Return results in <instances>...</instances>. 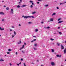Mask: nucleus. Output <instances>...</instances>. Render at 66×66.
Returning <instances> with one entry per match:
<instances>
[{
    "label": "nucleus",
    "mask_w": 66,
    "mask_h": 66,
    "mask_svg": "<svg viewBox=\"0 0 66 66\" xmlns=\"http://www.w3.org/2000/svg\"><path fill=\"white\" fill-rule=\"evenodd\" d=\"M4 20V19H2V21H3Z\"/></svg>",
    "instance_id": "44"
},
{
    "label": "nucleus",
    "mask_w": 66,
    "mask_h": 66,
    "mask_svg": "<svg viewBox=\"0 0 66 66\" xmlns=\"http://www.w3.org/2000/svg\"><path fill=\"white\" fill-rule=\"evenodd\" d=\"M12 28H14V26H12Z\"/></svg>",
    "instance_id": "52"
},
{
    "label": "nucleus",
    "mask_w": 66,
    "mask_h": 66,
    "mask_svg": "<svg viewBox=\"0 0 66 66\" xmlns=\"http://www.w3.org/2000/svg\"><path fill=\"white\" fill-rule=\"evenodd\" d=\"M24 47V45H23L22 46V47L20 48V50H21L22 49H23Z\"/></svg>",
    "instance_id": "3"
},
{
    "label": "nucleus",
    "mask_w": 66,
    "mask_h": 66,
    "mask_svg": "<svg viewBox=\"0 0 66 66\" xmlns=\"http://www.w3.org/2000/svg\"><path fill=\"white\" fill-rule=\"evenodd\" d=\"M17 65H18V66H19V63L18 64H17Z\"/></svg>",
    "instance_id": "38"
},
{
    "label": "nucleus",
    "mask_w": 66,
    "mask_h": 66,
    "mask_svg": "<svg viewBox=\"0 0 66 66\" xmlns=\"http://www.w3.org/2000/svg\"><path fill=\"white\" fill-rule=\"evenodd\" d=\"M4 7H6V6L5 5V6H4Z\"/></svg>",
    "instance_id": "62"
},
{
    "label": "nucleus",
    "mask_w": 66,
    "mask_h": 66,
    "mask_svg": "<svg viewBox=\"0 0 66 66\" xmlns=\"http://www.w3.org/2000/svg\"><path fill=\"white\" fill-rule=\"evenodd\" d=\"M55 14H56L55 13H54L52 14V16H53V15H55Z\"/></svg>",
    "instance_id": "20"
},
{
    "label": "nucleus",
    "mask_w": 66,
    "mask_h": 66,
    "mask_svg": "<svg viewBox=\"0 0 66 66\" xmlns=\"http://www.w3.org/2000/svg\"><path fill=\"white\" fill-rule=\"evenodd\" d=\"M22 53H24V52H23V51H22Z\"/></svg>",
    "instance_id": "40"
},
{
    "label": "nucleus",
    "mask_w": 66,
    "mask_h": 66,
    "mask_svg": "<svg viewBox=\"0 0 66 66\" xmlns=\"http://www.w3.org/2000/svg\"><path fill=\"white\" fill-rule=\"evenodd\" d=\"M35 46H37V44H35Z\"/></svg>",
    "instance_id": "35"
},
{
    "label": "nucleus",
    "mask_w": 66,
    "mask_h": 66,
    "mask_svg": "<svg viewBox=\"0 0 66 66\" xmlns=\"http://www.w3.org/2000/svg\"><path fill=\"white\" fill-rule=\"evenodd\" d=\"M56 9H59V8L58 7H57Z\"/></svg>",
    "instance_id": "57"
},
{
    "label": "nucleus",
    "mask_w": 66,
    "mask_h": 66,
    "mask_svg": "<svg viewBox=\"0 0 66 66\" xmlns=\"http://www.w3.org/2000/svg\"><path fill=\"white\" fill-rule=\"evenodd\" d=\"M34 49L35 50H36V48H34Z\"/></svg>",
    "instance_id": "34"
},
{
    "label": "nucleus",
    "mask_w": 66,
    "mask_h": 66,
    "mask_svg": "<svg viewBox=\"0 0 66 66\" xmlns=\"http://www.w3.org/2000/svg\"><path fill=\"white\" fill-rule=\"evenodd\" d=\"M36 40V39H35L34 40H33L32 41H31V43H33L34 42V41H35Z\"/></svg>",
    "instance_id": "18"
},
{
    "label": "nucleus",
    "mask_w": 66,
    "mask_h": 66,
    "mask_svg": "<svg viewBox=\"0 0 66 66\" xmlns=\"http://www.w3.org/2000/svg\"><path fill=\"white\" fill-rule=\"evenodd\" d=\"M10 31H12V30L11 29H10Z\"/></svg>",
    "instance_id": "47"
},
{
    "label": "nucleus",
    "mask_w": 66,
    "mask_h": 66,
    "mask_svg": "<svg viewBox=\"0 0 66 66\" xmlns=\"http://www.w3.org/2000/svg\"><path fill=\"white\" fill-rule=\"evenodd\" d=\"M2 2H4V1H2Z\"/></svg>",
    "instance_id": "63"
},
{
    "label": "nucleus",
    "mask_w": 66,
    "mask_h": 66,
    "mask_svg": "<svg viewBox=\"0 0 66 66\" xmlns=\"http://www.w3.org/2000/svg\"><path fill=\"white\" fill-rule=\"evenodd\" d=\"M27 5H22V7H25V6H26Z\"/></svg>",
    "instance_id": "14"
},
{
    "label": "nucleus",
    "mask_w": 66,
    "mask_h": 66,
    "mask_svg": "<svg viewBox=\"0 0 66 66\" xmlns=\"http://www.w3.org/2000/svg\"><path fill=\"white\" fill-rule=\"evenodd\" d=\"M35 32H37V31H38V29H35Z\"/></svg>",
    "instance_id": "13"
},
{
    "label": "nucleus",
    "mask_w": 66,
    "mask_h": 66,
    "mask_svg": "<svg viewBox=\"0 0 66 66\" xmlns=\"http://www.w3.org/2000/svg\"><path fill=\"white\" fill-rule=\"evenodd\" d=\"M63 4V3H61L60 4V5H61V4Z\"/></svg>",
    "instance_id": "46"
},
{
    "label": "nucleus",
    "mask_w": 66,
    "mask_h": 66,
    "mask_svg": "<svg viewBox=\"0 0 66 66\" xmlns=\"http://www.w3.org/2000/svg\"><path fill=\"white\" fill-rule=\"evenodd\" d=\"M0 14H1V15H4V13L3 12H0Z\"/></svg>",
    "instance_id": "4"
},
{
    "label": "nucleus",
    "mask_w": 66,
    "mask_h": 66,
    "mask_svg": "<svg viewBox=\"0 0 66 66\" xmlns=\"http://www.w3.org/2000/svg\"><path fill=\"white\" fill-rule=\"evenodd\" d=\"M30 2H31V3H33V1H30Z\"/></svg>",
    "instance_id": "36"
},
{
    "label": "nucleus",
    "mask_w": 66,
    "mask_h": 66,
    "mask_svg": "<svg viewBox=\"0 0 66 66\" xmlns=\"http://www.w3.org/2000/svg\"><path fill=\"white\" fill-rule=\"evenodd\" d=\"M41 23H44V22H41Z\"/></svg>",
    "instance_id": "49"
},
{
    "label": "nucleus",
    "mask_w": 66,
    "mask_h": 66,
    "mask_svg": "<svg viewBox=\"0 0 66 66\" xmlns=\"http://www.w3.org/2000/svg\"><path fill=\"white\" fill-rule=\"evenodd\" d=\"M37 3L38 4H39V2H37Z\"/></svg>",
    "instance_id": "50"
},
{
    "label": "nucleus",
    "mask_w": 66,
    "mask_h": 66,
    "mask_svg": "<svg viewBox=\"0 0 66 66\" xmlns=\"http://www.w3.org/2000/svg\"><path fill=\"white\" fill-rule=\"evenodd\" d=\"M7 53L8 54H10V52H7Z\"/></svg>",
    "instance_id": "21"
},
{
    "label": "nucleus",
    "mask_w": 66,
    "mask_h": 66,
    "mask_svg": "<svg viewBox=\"0 0 66 66\" xmlns=\"http://www.w3.org/2000/svg\"><path fill=\"white\" fill-rule=\"evenodd\" d=\"M31 18V16H28V18Z\"/></svg>",
    "instance_id": "27"
},
{
    "label": "nucleus",
    "mask_w": 66,
    "mask_h": 66,
    "mask_svg": "<svg viewBox=\"0 0 66 66\" xmlns=\"http://www.w3.org/2000/svg\"><path fill=\"white\" fill-rule=\"evenodd\" d=\"M57 45H58L59 46L60 45V43H57Z\"/></svg>",
    "instance_id": "29"
},
{
    "label": "nucleus",
    "mask_w": 66,
    "mask_h": 66,
    "mask_svg": "<svg viewBox=\"0 0 66 66\" xmlns=\"http://www.w3.org/2000/svg\"><path fill=\"white\" fill-rule=\"evenodd\" d=\"M14 34L15 35H16V32L15 31H14Z\"/></svg>",
    "instance_id": "26"
},
{
    "label": "nucleus",
    "mask_w": 66,
    "mask_h": 66,
    "mask_svg": "<svg viewBox=\"0 0 66 66\" xmlns=\"http://www.w3.org/2000/svg\"><path fill=\"white\" fill-rule=\"evenodd\" d=\"M21 60L22 61H23V59H21Z\"/></svg>",
    "instance_id": "39"
},
{
    "label": "nucleus",
    "mask_w": 66,
    "mask_h": 66,
    "mask_svg": "<svg viewBox=\"0 0 66 66\" xmlns=\"http://www.w3.org/2000/svg\"><path fill=\"white\" fill-rule=\"evenodd\" d=\"M51 64L52 66H54V65H55V63L54 62H51Z\"/></svg>",
    "instance_id": "1"
},
{
    "label": "nucleus",
    "mask_w": 66,
    "mask_h": 66,
    "mask_svg": "<svg viewBox=\"0 0 66 66\" xmlns=\"http://www.w3.org/2000/svg\"><path fill=\"white\" fill-rule=\"evenodd\" d=\"M50 28V27H47V29H49Z\"/></svg>",
    "instance_id": "32"
},
{
    "label": "nucleus",
    "mask_w": 66,
    "mask_h": 66,
    "mask_svg": "<svg viewBox=\"0 0 66 66\" xmlns=\"http://www.w3.org/2000/svg\"><path fill=\"white\" fill-rule=\"evenodd\" d=\"M6 9H9V7H6Z\"/></svg>",
    "instance_id": "51"
},
{
    "label": "nucleus",
    "mask_w": 66,
    "mask_h": 66,
    "mask_svg": "<svg viewBox=\"0 0 66 66\" xmlns=\"http://www.w3.org/2000/svg\"><path fill=\"white\" fill-rule=\"evenodd\" d=\"M61 22H63V21H61L59 22H58V23H61Z\"/></svg>",
    "instance_id": "11"
},
{
    "label": "nucleus",
    "mask_w": 66,
    "mask_h": 66,
    "mask_svg": "<svg viewBox=\"0 0 66 66\" xmlns=\"http://www.w3.org/2000/svg\"><path fill=\"white\" fill-rule=\"evenodd\" d=\"M48 6V5H45V6L46 7H47V6Z\"/></svg>",
    "instance_id": "22"
},
{
    "label": "nucleus",
    "mask_w": 66,
    "mask_h": 66,
    "mask_svg": "<svg viewBox=\"0 0 66 66\" xmlns=\"http://www.w3.org/2000/svg\"><path fill=\"white\" fill-rule=\"evenodd\" d=\"M20 2H22V0H20Z\"/></svg>",
    "instance_id": "42"
},
{
    "label": "nucleus",
    "mask_w": 66,
    "mask_h": 66,
    "mask_svg": "<svg viewBox=\"0 0 66 66\" xmlns=\"http://www.w3.org/2000/svg\"><path fill=\"white\" fill-rule=\"evenodd\" d=\"M10 66H12V64L10 63Z\"/></svg>",
    "instance_id": "41"
},
{
    "label": "nucleus",
    "mask_w": 66,
    "mask_h": 66,
    "mask_svg": "<svg viewBox=\"0 0 66 66\" xmlns=\"http://www.w3.org/2000/svg\"><path fill=\"white\" fill-rule=\"evenodd\" d=\"M56 56L57 57H61V55H57Z\"/></svg>",
    "instance_id": "5"
},
{
    "label": "nucleus",
    "mask_w": 66,
    "mask_h": 66,
    "mask_svg": "<svg viewBox=\"0 0 66 66\" xmlns=\"http://www.w3.org/2000/svg\"><path fill=\"white\" fill-rule=\"evenodd\" d=\"M30 7H33V6L31 5L30 6Z\"/></svg>",
    "instance_id": "48"
},
{
    "label": "nucleus",
    "mask_w": 66,
    "mask_h": 66,
    "mask_svg": "<svg viewBox=\"0 0 66 66\" xmlns=\"http://www.w3.org/2000/svg\"><path fill=\"white\" fill-rule=\"evenodd\" d=\"M41 66H44V65H41Z\"/></svg>",
    "instance_id": "64"
},
{
    "label": "nucleus",
    "mask_w": 66,
    "mask_h": 66,
    "mask_svg": "<svg viewBox=\"0 0 66 66\" xmlns=\"http://www.w3.org/2000/svg\"><path fill=\"white\" fill-rule=\"evenodd\" d=\"M51 40H54V39H52V38H51Z\"/></svg>",
    "instance_id": "25"
},
{
    "label": "nucleus",
    "mask_w": 66,
    "mask_h": 66,
    "mask_svg": "<svg viewBox=\"0 0 66 66\" xmlns=\"http://www.w3.org/2000/svg\"><path fill=\"white\" fill-rule=\"evenodd\" d=\"M37 62H38V60H37Z\"/></svg>",
    "instance_id": "56"
},
{
    "label": "nucleus",
    "mask_w": 66,
    "mask_h": 66,
    "mask_svg": "<svg viewBox=\"0 0 66 66\" xmlns=\"http://www.w3.org/2000/svg\"><path fill=\"white\" fill-rule=\"evenodd\" d=\"M58 29H60V27H58Z\"/></svg>",
    "instance_id": "45"
},
{
    "label": "nucleus",
    "mask_w": 66,
    "mask_h": 66,
    "mask_svg": "<svg viewBox=\"0 0 66 66\" xmlns=\"http://www.w3.org/2000/svg\"><path fill=\"white\" fill-rule=\"evenodd\" d=\"M50 21H53V18H51L50 19Z\"/></svg>",
    "instance_id": "8"
},
{
    "label": "nucleus",
    "mask_w": 66,
    "mask_h": 66,
    "mask_svg": "<svg viewBox=\"0 0 66 66\" xmlns=\"http://www.w3.org/2000/svg\"><path fill=\"white\" fill-rule=\"evenodd\" d=\"M0 61L1 62H4V60L2 59H0Z\"/></svg>",
    "instance_id": "2"
},
{
    "label": "nucleus",
    "mask_w": 66,
    "mask_h": 66,
    "mask_svg": "<svg viewBox=\"0 0 66 66\" xmlns=\"http://www.w3.org/2000/svg\"><path fill=\"white\" fill-rule=\"evenodd\" d=\"M24 18H26V19L28 18V16H24Z\"/></svg>",
    "instance_id": "6"
},
{
    "label": "nucleus",
    "mask_w": 66,
    "mask_h": 66,
    "mask_svg": "<svg viewBox=\"0 0 66 66\" xmlns=\"http://www.w3.org/2000/svg\"><path fill=\"white\" fill-rule=\"evenodd\" d=\"M61 18H60L58 20V21H60V20H61Z\"/></svg>",
    "instance_id": "19"
},
{
    "label": "nucleus",
    "mask_w": 66,
    "mask_h": 66,
    "mask_svg": "<svg viewBox=\"0 0 66 66\" xmlns=\"http://www.w3.org/2000/svg\"><path fill=\"white\" fill-rule=\"evenodd\" d=\"M8 51H12V50L9 49L8 50Z\"/></svg>",
    "instance_id": "23"
},
{
    "label": "nucleus",
    "mask_w": 66,
    "mask_h": 66,
    "mask_svg": "<svg viewBox=\"0 0 66 66\" xmlns=\"http://www.w3.org/2000/svg\"><path fill=\"white\" fill-rule=\"evenodd\" d=\"M36 13V12H33L32 13V14H35Z\"/></svg>",
    "instance_id": "17"
},
{
    "label": "nucleus",
    "mask_w": 66,
    "mask_h": 66,
    "mask_svg": "<svg viewBox=\"0 0 66 66\" xmlns=\"http://www.w3.org/2000/svg\"><path fill=\"white\" fill-rule=\"evenodd\" d=\"M64 53L65 54L66 53V49H65L64 50Z\"/></svg>",
    "instance_id": "12"
},
{
    "label": "nucleus",
    "mask_w": 66,
    "mask_h": 66,
    "mask_svg": "<svg viewBox=\"0 0 66 66\" xmlns=\"http://www.w3.org/2000/svg\"><path fill=\"white\" fill-rule=\"evenodd\" d=\"M32 5H34V4L33 3H32Z\"/></svg>",
    "instance_id": "55"
},
{
    "label": "nucleus",
    "mask_w": 66,
    "mask_h": 66,
    "mask_svg": "<svg viewBox=\"0 0 66 66\" xmlns=\"http://www.w3.org/2000/svg\"><path fill=\"white\" fill-rule=\"evenodd\" d=\"M31 17H32V18H34V17L32 16H31Z\"/></svg>",
    "instance_id": "31"
},
{
    "label": "nucleus",
    "mask_w": 66,
    "mask_h": 66,
    "mask_svg": "<svg viewBox=\"0 0 66 66\" xmlns=\"http://www.w3.org/2000/svg\"><path fill=\"white\" fill-rule=\"evenodd\" d=\"M18 44H21V41H20V43H18Z\"/></svg>",
    "instance_id": "28"
},
{
    "label": "nucleus",
    "mask_w": 66,
    "mask_h": 66,
    "mask_svg": "<svg viewBox=\"0 0 66 66\" xmlns=\"http://www.w3.org/2000/svg\"><path fill=\"white\" fill-rule=\"evenodd\" d=\"M59 34H60V35H62V32H59Z\"/></svg>",
    "instance_id": "15"
},
{
    "label": "nucleus",
    "mask_w": 66,
    "mask_h": 66,
    "mask_svg": "<svg viewBox=\"0 0 66 66\" xmlns=\"http://www.w3.org/2000/svg\"><path fill=\"white\" fill-rule=\"evenodd\" d=\"M21 26V25L20 24H19V26Z\"/></svg>",
    "instance_id": "54"
},
{
    "label": "nucleus",
    "mask_w": 66,
    "mask_h": 66,
    "mask_svg": "<svg viewBox=\"0 0 66 66\" xmlns=\"http://www.w3.org/2000/svg\"><path fill=\"white\" fill-rule=\"evenodd\" d=\"M0 30H4V29L3 28L2 29L1 27H0Z\"/></svg>",
    "instance_id": "9"
},
{
    "label": "nucleus",
    "mask_w": 66,
    "mask_h": 66,
    "mask_svg": "<svg viewBox=\"0 0 66 66\" xmlns=\"http://www.w3.org/2000/svg\"><path fill=\"white\" fill-rule=\"evenodd\" d=\"M17 7H18V8L20 7V6H19V5H18V6H17Z\"/></svg>",
    "instance_id": "24"
},
{
    "label": "nucleus",
    "mask_w": 66,
    "mask_h": 66,
    "mask_svg": "<svg viewBox=\"0 0 66 66\" xmlns=\"http://www.w3.org/2000/svg\"><path fill=\"white\" fill-rule=\"evenodd\" d=\"M11 14H13V9H11Z\"/></svg>",
    "instance_id": "10"
},
{
    "label": "nucleus",
    "mask_w": 66,
    "mask_h": 66,
    "mask_svg": "<svg viewBox=\"0 0 66 66\" xmlns=\"http://www.w3.org/2000/svg\"><path fill=\"white\" fill-rule=\"evenodd\" d=\"M14 36H15V35H13L12 36V37L13 38L14 37Z\"/></svg>",
    "instance_id": "33"
},
{
    "label": "nucleus",
    "mask_w": 66,
    "mask_h": 66,
    "mask_svg": "<svg viewBox=\"0 0 66 66\" xmlns=\"http://www.w3.org/2000/svg\"><path fill=\"white\" fill-rule=\"evenodd\" d=\"M19 64H21V62H20V63H19Z\"/></svg>",
    "instance_id": "59"
},
{
    "label": "nucleus",
    "mask_w": 66,
    "mask_h": 66,
    "mask_svg": "<svg viewBox=\"0 0 66 66\" xmlns=\"http://www.w3.org/2000/svg\"><path fill=\"white\" fill-rule=\"evenodd\" d=\"M24 44L25 45H26V43H24Z\"/></svg>",
    "instance_id": "60"
},
{
    "label": "nucleus",
    "mask_w": 66,
    "mask_h": 66,
    "mask_svg": "<svg viewBox=\"0 0 66 66\" xmlns=\"http://www.w3.org/2000/svg\"><path fill=\"white\" fill-rule=\"evenodd\" d=\"M20 3V2H19V4H20V3Z\"/></svg>",
    "instance_id": "61"
},
{
    "label": "nucleus",
    "mask_w": 66,
    "mask_h": 66,
    "mask_svg": "<svg viewBox=\"0 0 66 66\" xmlns=\"http://www.w3.org/2000/svg\"><path fill=\"white\" fill-rule=\"evenodd\" d=\"M65 43H66V41H65Z\"/></svg>",
    "instance_id": "58"
},
{
    "label": "nucleus",
    "mask_w": 66,
    "mask_h": 66,
    "mask_svg": "<svg viewBox=\"0 0 66 66\" xmlns=\"http://www.w3.org/2000/svg\"><path fill=\"white\" fill-rule=\"evenodd\" d=\"M28 23L30 24L31 23H32V22H28Z\"/></svg>",
    "instance_id": "30"
},
{
    "label": "nucleus",
    "mask_w": 66,
    "mask_h": 66,
    "mask_svg": "<svg viewBox=\"0 0 66 66\" xmlns=\"http://www.w3.org/2000/svg\"><path fill=\"white\" fill-rule=\"evenodd\" d=\"M15 54H16V55H17V54H18V53H17V52H16Z\"/></svg>",
    "instance_id": "37"
},
{
    "label": "nucleus",
    "mask_w": 66,
    "mask_h": 66,
    "mask_svg": "<svg viewBox=\"0 0 66 66\" xmlns=\"http://www.w3.org/2000/svg\"><path fill=\"white\" fill-rule=\"evenodd\" d=\"M61 49H64V46H63V45H61Z\"/></svg>",
    "instance_id": "7"
},
{
    "label": "nucleus",
    "mask_w": 66,
    "mask_h": 66,
    "mask_svg": "<svg viewBox=\"0 0 66 66\" xmlns=\"http://www.w3.org/2000/svg\"><path fill=\"white\" fill-rule=\"evenodd\" d=\"M51 50L52 52H54V50L53 49H52Z\"/></svg>",
    "instance_id": "16"
},
{
    "label": "nucleus",
    "mask_w": 66,
    "mask_h": 66,
    "mask_svg": "<svg viewBox=\"0 0 66 66\" xmlns=\"http://www.w3.org/2000/svg\"><path fill=\"white\" fill-rule=\"evenodd\" d=\"M6 10H7H7H9V9H7Z\"/></svg>",
    "instance_id": "53"
},
{
    "label": "nucleus",
    "mask_w": 66,
    "mask_h": 66,
    "mask_svg": "<svg viewBox=\"0 0 66 66\" xmlns=\"http://www.w3.org/2000/svg\"><path fill=\"white\" fill-rule=\"evenodd\" d=\"M39 1H42V0H38Z\"/></svg>",
    "instance_id": "43"
}]
</instances>
